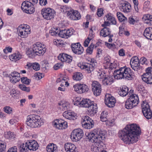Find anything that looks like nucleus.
Returning a JSON list of instances; mask_svg holds the SVG:
<instances>
[{
    "mask_svg": "<svg viewBox=\"0 0 152 152\" xmlns=\"http://www.w3.org/2000/svg\"><path fill=\"white\" fill-rule=\"evenodd\" d=\"M143 35L147 39L152 40V28H146L144 31Z\"/></svg>",
    "mask_w": 152,
    "mask_h": 152,
    "instance_id": "nucleus-31",
    "label": "nucleus"
},
{
    "mask_svg": "<svg viewBox=\"0 0 152 152\" xmlns=\"http://www.w3.org/2000/svg\"><path fill=\"white\" fill-rule=\"evenodd\" d=\"M7 152H17V147L14 146L8 150Z\"/></svg>",
    "mask_w": 152,
    "mask_h": 152,
    "instance_id": "nucleus-64",
    "label": "nucleus"
},
{
    "mask_svg": "<svg viewBox=\"0 0 152 152\" xmlns=\"http://www.w3.org/2000/svg\"><path fill=\"white\" fill-rule=\"evenodd\" d=\"M37 142L34 140H29L26 141L25 143L21 144L20 146L21 151L27 152L28 150L36 151L39 147Z\"/></svg>",
    "mask_w": 152,
    "mask_h": 152,
    "instance_id": "nucleus-5",
    "label": "nucleus"
},
{
    "mask_svg": "<svg viewBox=\"0 0 152 152\" xmlns=\"http://www.w3.org/2000/svg\"><path fill=\"white\" fill-rule=\"evenodd\" d=\"M20 74L17 72H14L11 73V74L9 75V77H20Z\"/></svg>",
    "mask_w": 152,
    "mask_h": 152,
    "instance_id": "nucleus-59",
    "label": "nucleus"
},
{
    "mask_svg": "<svg viewBox=\"0 0 152 152\" xmlns=\"http://www.w3.org/2000/svg\"><path fill=\"white\" fill-rule=\"evenodd\" d=\"M10 81L14 83H16L18 82L20 80V77H10Z\"/></svg>",
    "mask_w": 152,
    "mask_h": 152,
    "instance_id": "nucleus-55",
    "label": "nucleus"
},
{
    "mask_svg": "<svg viewBox=\"0 0 152 152\" xmlns=\"http://www.w3.org/2000/svg\"><path fill=\"white\" fill-rule=\"evenodd\" d=\"M72 9L71 8L68 7L66 6H61L60 7L61 11L64 13H66L67 16Z\"/></svg>",
    "mask_w": 152,
    "mask_h": 152,
    "instance_id": "nucleus-41",
    "label": "nucleus"
},
{
    "mask_svg": "<svg viewBox=\"0 0 152 152\" xmlns=\"http://www.w3.org/2000/svg\"><path fill=\"white\" fill-rule=\"evenodd\" d=\"M97 46L94 44L91 43L86 50V52L87 54L91 55L93 53V49L94 48H96Z\"/></svg>",
    "mask_w": 152,
    "mask_h": 152,
    "instance_id": "nucleus-42",
    "label": "nucleus"
},
{
    "mask_svg": "<svg viewBox=\"0 0 152 152\" xmlns=\"http://www.w3.org/2000/svg\"><path fill=\"white\" fill-rule=\"evenodd\" d=\"M21 8L23 12L28 14H32L35 11L33 4L28 1H25L22 3Z\"/></svg>",
    "mask_w": 152,
    "mask_h": 152,
    "instance_id": "nucleus-9",
    "label": "nucleus"
},
{
    "mask_svg": "<svg viewBox=\"0 0 152 152\" xmlns=\"http://www.w3.org/2000/svg\"><path fill=\"white\" fill-rule=\"evenodd\" d=\"M106 45L107 47L109 48L114 49L116 48L115 45L114 43L110 44L107 43L106 44Z\"/></svg>",
    "mask_w": 152,
    "mask_h": 152,
    "instance_id": "nucleus-63",
    "label": "nucleus"
},
{
    "mask_svg": "<svg viewBox=\"0 0 152 152\" xmlns=\"http://www.w3.org/2000/svg\"><path fill=\"white\" fill-rule=\"evenodd\" d=\"M111 32L110 28H104L101 30L100 34L104 37L108 36L109 38H112L113 36V34H110Z\"/></svg>",
    "mask_w": 152,
    "mask_h": 152,
    "instance_id": "nucleus-25",
    "label": "nucleus"
},
{
    "mask_svg": "<svg viewBox=\"0 0 152 152\" xmlns=\"http://www.w3.org/2000/svg\"><path fill=\"white\" fill-rule=\"evenodd\" d=\"M128 22L130 24L134 25L136 23V20L133 18V17L131 16L129 18Z\"/></svg>",
    "mask_w": 152,
    "mask_h": 152,
    "instance_id": "nucleus-62",
    "label": "nucleus"
},
{
    "mask_svg": "<svg viewBox=\"0 0 152 152\" xmlns=\"http://www.w3.org/2000/svg\"><path fill=\"white\" fill-rule=\"evenodd\" d=\"M117 16L118 20L120 22H124L125 23L127 22V18L121 12H117Z\"/></svg>",
    "mask_w": 152,
    "mask_h": 152,
    "instance_id": "nucleus-39",
    "label": "nucleus"
},
{
    "mask_svg": "<svg viewBox=\"0 0 152 152\" xmlns=\"http://www.w3.org/2000/svg\"><path fill=\"white\" fill-rule=\"evenodd\" d=\"M57 148L56 145L50 143L47 146L46 150L48 152H56L57 151Z\"/></svg>",
    "mask_w": 152,
    "mask_h": 152,
    "instance_id": "nucleus-35",
    "label": "nucleus"
},
{
    "mask_svg": "<svg viewBox=\"0 0 152 152\" xmlns=\"http://www.w3.org/2000/svg\"><path fill=\"white\" fill-rule=\"evenodd\" d=\"M117 66H118V65L116 64V63L114 61L113 63H110V64L108 66V67L111 69H113L114 68H116Z\"/></svg>",
    "mask_w": 152,
    "mask_h": 152,
    "instance_id": "nucleus-58",
    "label": "nucleus"
},
{
    "mask_svg": "<svg viewBox=\"0 0 152 152\" xmlns=\"http://www.w3.org/2000/svg\"><path fill=\"white\" fill-rule=\"evenodd\" d=\"M71 48L73 53L78 55L82 54L84 51L83 48L78 43L72 44Z\"/></svg>",
    "mask_w": 152,
    "mask_h": 152,
    "instance_id": "nucleus-20",
    "label": "nucleus"
},
{
    "mask_svg": "<svg viewBox=\"0 0 152 152\" xmlns=\"http://www.w3.org/2000/svg\"><path fill=\"white\" fill-rule=\"evenodd\" d=\"M59 107L63 110L69 109V104L66 102H61L58 103Z\"/></svg>",
    "mask_w": 152,
    "mask_h": 152,
    "instance_id": "nucleus-34",
    "label": "nucleus"
},
{
    "mask_svg": "<svg viewBox=\"0 0 152 152\" xmlns=\"http://www.w3.org/2000/svg\"><path fill=\"white\" fill-rule=\"evenodd\" d=\"M105 104L109 107H113L116 102L115 98L111 95L106 94L105 96Z\"/></svg>",
    "mask_w": 152,
    "mask_h": 152,
    "instance_id": "nucleus-18",
    "label": "nucleus"
},
{
    "mask_svg": "<svg viewBox=\"0 0 152 152\" xmlns=\"http://www.w3.org/2000/svg\"><path fill=\"white\" fill-rule=\"evenodd\" d=\"M103 9L102 8L98 9L97 15L99 17H100L103 15Z\"/></svg>",
    "mask_w": 152,
    "mask_h": 152,
    "instance_id": "nucleus-57",
    "label": "nucleus"
},
{
    "mask_svg": "<svg viewBox=\"0 0 152 152\" xmlns=\"http://www.w3.org/2000/svg\"><path fill=\"white\" fill-rule=\"evenodd\" d=\"M19 87L21 90L29 92L30 91V88L29 87H26L23 84H20L19 85Z\"/></svg>",
    "mask_w": 152,
    "mask_h": 152,
    "instance_id": "nucleus-48",
    "label": "nucleus"
},
{
    "mask_svg": "<svg viewBox=\"0 0 152 152\" xmlns=\"http://www.w3.org/2000/svg\"><path fill=\"white\" fill-rule=\"evenodd\" d=\"M76 104H77L79 106L84 107H89L90 106L93 104V102H91L88 99H83L80 101L77 100L76 101Z\"/></svg>",
    "mask_w": 152,
    "mask_h": 152,
    "instance_id": "nucleus-23",
    "label": "nucleus"
},
{
    "mask_svg": "<svg viewBox=\"0 0 152 152\" xmlns=\"http://www.w3.org/2000/svg\"><path fill=\"white\" fill-rule=\"evenodd\" d=\"M83 78V75L80 72H75L73 73L72 75L73 79L76 81L80 80Z\"/></svg>",
    "mask_w": 152,
    "mask_h": 152,
    "instance_id": "nucleus-37",
    "label": "nucleus"
},
{
    "mask_svg": "<svg viewBox=\"0 0 152 152\" xmlns=\"http://www.w3.org/2000/svg\"><path fill=\"white\" fill-rule=\"evenodd\" d=\"M106 132L99 129H94L92 132L88 133V138L94 143L91 146V150L94 152H99L103 146V141L105 138Z\"/></svg>",
    "mask_w": 152,
    "mask_h": 152,
    "instance_id": "nucleus-2",
    "label": "nucleus"
},
{
    "mask_svg": "<svg viewBox=\"0 0 152 152\" xmlns=\"http://www.w3.org/2000/svg\"><path fill=\"white\" fill-rule=\"evenodd\" d=\"M74 90L78 93L81 94L86 93L88 91L89 88L88 86L85 84L77 83L74 85Z\"/></svg>",
    "mask_w": 152,
    "mask_h": 152,
    "instance_id": "nucleus-13",
    "label": "nucleus"
},
{
    "mask_svg": "<svg viewBox=\"0 0 152 152\" xmlns=\"http://www.w3.org/2000/svg\"><path fill=\"white\" fill-rule=\"evenodd\" d=\"M110 58L109 56L105 57L104 58V63L105 65L107 67L109 66L110 64Z\"/></svg>",
    "mask_w": 152,
    "mask_h": 152,
    "instance_id": "nucleus-47",
    "label": "nucleus"
},
{
    "mask_svg": "<svg viewBox=\"0 0 152 152\" xmlns=\"http://www.w3.org/2000/svg\"><path fill=\"white\" fill-rule=\"evenodd\" d=\"M58 58L59 60L62 62L69 63L72 62V57L71 56L66 54L61 53L59 55Z\"/></svg>",
    "mask_w": 152,
    "mask_h": 152,
    "instance_id": "nucleus-21",
    "label": "nucleus"
},
{
    "mask_svg": "<svg viewBox=\"0 0 152 152\" xmlns=\"http://www.w3.org/2000/svg\"><path fill=\"white\" fill-rule=\"evenodd\" d=\"M63 115L65 118L70 120L75 119L77 117L76 113L71 112L70 110H67L65 111L63 113Z\"/></svg>",
    "mask_w": 152,
    "mask_h": 152,
    "instance_id": "nucleus-24",
    "label": "nucleus"
},
{
    "mask_svg": "<svg viewBox=\"0 0 152 152\" xmlns=\"http://www.w3.org/2000/svg\"><path fill=\"white\" fill-rule=\"evenodd\" d=\"M128 99L131 101L133 104H135L136 106L137 105L139 102L138 97L136 94L131 95Z\"/></svg>",
    "mask_w": 152,
    "mask_h": 152,
    "instance_id": "nucleus-33",
    "label": "nucleus"
},
{
    "mask_svg": "<svg viewBox=\"0 0 152 152\" xmlns=\"http://www.w3.org/2000/svg\"><path fill=\"white\" fill-rule=\"evenodd\" d=\"M106 112H103L101 114L100 118L101 121L102 122H105L107 121V119L106 118Z\"/></svg>",
    "mask_w": 152,
    "mask_h": 152,
    "instance_id": "nucleus-52",
    "label": "nucleus"
},
{
    "mask_svg": "<svg viewBox=\"0 0 152 152\" xmlns=\"http://www.w3.org/2000/svg\"><path fill=\"white\" fill-rule=\"evenodd\" d=\"M146 72L142 76V80L148 84H152V74L151 73V69L148 68L146 70Z\"/></svg>",
    "mask_w": 152,
    "mask_h": 152,
    "instance_id": "nucleus-15",
    "label": "nucleus"
},
{
    "mask_svg": "<svg viewBox=\"0 0 152 152\" xmlns=\"http://www.w3.org/2000/svg\"><path fill=\"white\" fill-rule=\"evenodd\" d=\"M26 124L32 128L39 127L43 124L41 117L38 115H31L27 116Z\"/></svg>",
    "mask_w": 152,
    "mask_h": 152,
    "instance_id": "nucleus-4",
    "label": "nucleus"
},
{
    "mask_svg": "<svg viewBox=\"0 0 152 152\" xmlns=\"http://www.w3.org/2000/svg\"><path fill=\"white\" fill-rule=\"evenodd\" d=\"M32 49L36 55L40 56L44 54L46 51L45 45L40 42H37L33 46Z\"/></svg>",
    "mask_w": 152,
    "mask_h": 152,
    "instance_id": "nucleus-8",
    "label": "nucleus"
},
{
    "mask_svg": "<svg viewBox=\"0 0 152 152\" xmlns=\"http://www.w3.org/2000/svg\"><path fill=\"white\" fill-rule=\"evenodd\" d=\"M125 107L127 109H131L134 107L136 106L133 104L128 99L126 100L125 103Z\"/></svg>",
    "mask_w": 152,
    "mask_h": 152,
    "instance_id": "nucleus-44",
    "label": "nucleus"
},
{
    "mask_svg": "<svg viewBox=\"0 0 152 152\" xmlns=\"http://www.w3.org/2000/svg\"><path fill=\"white\" fill-rule=\"evenodd\" d=\"M93 102V104L89 107V110L88 111L89 114L91 116H93L97 112V107L96 104L94 103Z\"/></svg>",
    "mask_w": 152,
    "mask_h": 152,
    "instance_id": "nucleus-30",
    "label": "nucleus"
},
{
    "mask_svg": "<svg viewBox=\"0 0 152 152\" xmlns=\"http://www.w3.org/2000/svg\"><path fill=\"white\" fill-rule=\"evenodd\" d=\"M61 122L60 126L58 127V129H62L66 128L67 127V122L62 119Z\"/></svg>",
    "mask_w": 152,
    "mask_h": 152,
    "instance_id": "nucleus-46",
    "label": "nucleus"
},
{
    "mask_svg": "<svg viewBox=\"0 0 152 152\" xmlns=\"http://www.w3.org/2000/svg\"><path fill=\"white\" fill-rule=\"evenodd\" d=\"M94 122L93 121V122H91V123H88L87 124L83 126V127L85 128L86 129H91L94 126Z\"/></svg>",
    "mask_w": 152,
    "mask_h": 152,
    "instance_id": "nucleus-54",
    "label": "nucleus"
},
{
    "mask_svg": "<svg viewBox=\"0 0 152 152\" xmlns=\"http://www.w3.org/2000/svg\"><path fill=\"white\" fill-rule=\"evenodd\" d=\"M142 111L144 116L147 119L151 118L152 116V111L148 103L145 101L143 102L141 104Z\"/></svg>",
    "mask_w": 152,
    "mask_h": 152,
    "instance_id": "nucleus-10",
    "label": "nucleus"
},
{
    "mask_svg": "<svg viewBox=\"0 0 152 152\" xmlns=\"http://www.w3.org/2000/svg\"><path fill=\"white\" fill-rule=\"evenodd\" d=\"M30 26L27 25H21L17 28L19 35L22 38H26L30 33Z\"/></svg>",
    "mask_w": 152,
    "mask_h": 152,
    "instance_id": "nucleus-7",
    "label": "nucleus"
},
{
    "mask_svg": "<svg viewBox=\"0 0 152 152\" xmlns=\"http://www.w3.org/2000/svg\"><path fill=\"white\" fill-rule=\"evenodd\" d=\"M62 119H57L54 121V126L58 129V127L60 126Z\"/></svg>",
    "mask_w": 152,
    "mask_h": 152,
    "instance_id": "nucleus-53",
    "label": "nucleus"
},
{
    "mask_svg": "<svg viewBox=\"0 0 152 152\" xmlns=\"http://www.w3.org/2000/svg\"><path fill=\"white\" fill-rule=\"evenodd\" d=\"M106 75L104 71L99 70L97 73L98 77L99 79H102V80Z\"/></svg>",
    "mask_w": 152,
    "mask_h": 152,
    "instance_id": "nucleus-50",
    "label": "nucleus"
},
{
    "mask_svg": "<svg viewBox=\"0 0 152 152\" xmlns=\"http://www.w3.org/2000/svg\"><path fill=\"white\" fill-rule=\"evenodd\" d=\"M120 9L121 11L124 12L128 13L130 12L131 10V6L128 2H125L121 4Z\"/></svg>",
    "mask_w": 152,
    "mask_h": 152,
    "instance_id": "nucleus-26",
    "label": "nucleus"
},
{
    "mask_svg": "<svg viewBox=\"0 0 152 152\" xmlns=\"http://www.w3.org/2000/svg\"><path fill=\"white\" fill-rule=\"evenodd\" d=\"M83 132L81 129H75L72 132L71 138L73 141L77 142L80 140L83 137Z\"/></svg>",
    "mask_w": 152,
    "mask_h": 152,
    "instance_id": "nucleus-12",
    "label": "nucleus"
},
{
    "mask_svg": "<svg viewBox=\"0 0 152 152\" xmlns=\"http://www.w3.org/2000/svg\"><path fill=\"white\" fill-rule=\"evenodd\" d=\"M9 57L10 60L16 62L22 58V55L19 52H17L10 56Z\"/></svg>",
    "mask_w": 152,
    "mask_h": 152,
    "instance_id": "nucleus-32",
    "label": "nucleus"
},
{
    "mask_svg": "<svg viewBox=\"0 0 152 152\" xmlns=\"http://www.w3.org/2000/svg\"><path fill=\"white\" fill-rule=\"evenodd\" d=\"M30 80L26 77H24L21 78V81L23 83L28 85L30 82Z\"/></svg>",
    "mask_w": 152,
    "mask_h": 152,
    "instance_id": "nucleus-56",
    "label": "nucleus"
},
{
    "mask_svg": "<svg viewBox=\"0 0 152 152\" xmlns=\"http://www.w3.org/2000/svg\"><path fill=\"white\" fill-rule=\"evenodd\" d=\"M91 63H86L84 64L79 63L78 64V66L80 69L84 70L85 72L88 73H90L94 69L95 64V60L94 59H90Z\"/></svg>",
    "mask_w": 152,
    "mask_h": 152,
    "instance_id": "nucleus-6",
    "label": "nucleus"
},
{
    "mask_svg": "<svg viewBox=\"0 0 152 152\" xmlns=\"http://www.w3.org/2000/svg\"><path fill=\"white\" fill-rule=\"evenodd\" d=\"M33 68L36 71H37L39 69L40 67L39 64L36 63H33Z\"/></svg>",
    "mask_w": 152,
    "mask_h": 152,
    "instance_id": "nucleus-60",
    "label": "nucleus"
},
{
    "mask_svg": "<svg viewBox=\"0 0 152 152\" xmlns=\"http://www.w3.org/2000/svg\"><path fill=\"white\" fill-rule=\"evenodd\" d=\"M6 145L5 143L0 142V152H5Z\"/></svg>",
    "mask_w": 152,
    "mask_h": 152,
    "instance_id": "nucleus-51",
    "label": "nucleus"
},
{
    "mask_svg": "<svg viewBox=\"0 0 152 152\" xmlns=\"http://www.w3.org/2000/svg\"><path fill=\"white\" fill-rule=\"evenodd\" d=\"M103 85L104 86L111 85L113 82V77L112 76L106 75L102 80Z\"/></svg>",
    "mask_w": 152,
    "mask_h": 152,
    "instance_id": "nucleus-28",
    "label": "nucleus"
},
{
    "mask_svg": "<svg viewBox=\"0 0 152 152\" xmlns=\"http://www.w3.org/2000/svg\"><path fill=\"white\" fill-rule=\"evenodd\" d=\"M93 121H94L93 120L90 118L88 116H85L82 118L81 123L82 126H83L86 125L87 123V124L88 123H91Z\"/></svg>",
    "mask_w": 152,
    "mask_h": 152,
    "instance_id": "nucleus-40",
    "label": "nucleus"
},
{
    "mask_svg": "<svg viewBox=\"0 0 152 152\" xmlns=\"http://www.w3.org/2000/svg\"><path fill=\"white\" fill-rule=\"evenodd\" d=\"M4 136L5 138L10 139H14L15 138L13 133L10 131L5 132Z\"/></svg>",
    "mask_w": 152,
    "mask_h": 152,
    "instance_id": "nucleus-43",
    "label": "nucleus"
},
{
    "mask_svg": "<svg viewBox=\"0 0 152 152\" xmlns=\"http://www.w3.org/2000/svg\"><path fill=\"white\" fill-rule=\"evenodd\" d=\"M67 16L70 19L73 20H77L80 19L81 15L79 12L77 10H75L72 9L68 14Z\"/></svg>",
    "mask_w": 152,
    "mask_h": 152,
    "instance_id": "nucleus-22",
    "label": "nucleus"
},
{
    "mask_svg": "<svg viewBox=\"0 0 152 152\" xmlns=\"http://www.w3.org/2000/svg\"><path fill=\"white\" fill-rule=\"evenodd\" d=\"M128 88L126 86H123L118 92V94L121 96H126L128 94Z\"/></svg>",
    "mask_w": 152,
    "mask_h": 152,
    "instance_id": "nucleus-36",
    "label": "nucleus"
},
{
    "mask_svg": "<svg viewBox=\"0 0 152 152\" xmlns=\"http://www.w3.org/2000/svg\"><path fill=\"white\" fill-rule=\"evenodd\" d=\"M115 79H125L132 80L134 78V74L132 70L129 68L123 67L115 71L113 73Z\"/></svg>",
    "mask_w": 152,
    "mask_h": 152,
    "instance_id": "nucleus-3",
    "label": "nucleus"
},
{
    "mask_svg": "<svg viewBox=\"0 0 152 152\" xmlns=\"http://www.w3.org/2000/svg\"><path fill=\"white\" fill-rule=\"evenodd\" d=\"M55 13V11L50 8L43 9L41 11V14L43 17L47 20H50L53 18Z\"/></svg>",
    "mask_w": 152,
    "mask_h": 152,
    "instance_id": "nucleus-11",
    "label": "nucleus"
},
{
    "mask_svg": "<svg viewBox=\"0 0 152 152\" xmlns=\"http://www.w3.org/2000/svg\"><path fill=\"white\" fill-rule=\"evenodd\" d=\"M130 64L132 69L135 71H137L138 70L142 69V67L140 65L139 60L137 56H134L131 58Z\"/></svg>",
    "mask_w": 152,
    "mask_h": 152,
    "instance_id": "nucleus-17",
    "label": "nucleus"
},
{
    "mask_svg": "<svg viewBox=\"0 0 152 152\" xmlns=\"http://www.w3.org/2000/svg\"><path fill=\"white\" fill-rule=\"evenodd\" d=\"M4 111L6 113L10 114L12 113V109L9 106H6L4 108Z\"/></svg>",
    "mask_w": 152,
    "mask_h": 152,
    "instance_id": "nucleus-49",
    "label": "nucleus"
},
{
    "mask_svg": "<svg viewBox=\"0 0 152 152\" xmlns=\"http://www.w3.org/2000/svg\"><path fill=\"white\" fill-rule=\"evenodd\" d=\"M64 148L66 152H78L76 150V147L73 144L67 143L64 145Z\"/></svg>",
    "mask_w": 152,
    "mask_h": 152,
    "instance_id": "nucleus-27",
    "label": "nucleus"
},
{
    "mask_svg": "<svg viewBox=\"0 0 152 152\" xmlns=\"http://www.w3.org/2000/svg\"><path fill=\"white\" fill-rule=\"evenodd\" d=\"M140 132V128L136 124H132L127 125L122 130L119 131V135L125 143L130 144L138 141Z\"/></svg>",
    "mask_w": 152,
    "mask_h": 152,
    "instance_id": "nucleus-1",
    "label": "nucleus"
},
{
    "mask_svg": "<svg viewBox=\"0 0 152 152\" xmlns=\"http://www.w3.org/2000/svg\"><path fill=\"white\" fill-rule=\"evenodd\" d=\"M26 53L28 56L31 58L34 57L36 55L32 48L28 49L26 52Z\"/></svg>",
    "mask_w": 152,
    "mask_h": 152,
    "instance_id": "nucleus-45",
    "label": "nucleus"
},
{
    "mask_svg": "<svg viewBox=\"0 0 152 152\" xmlns=\"http://www.w3.org/2000/svg\"><path fill=\"white\" fill-rule=\"evenodd\" d=\"M74 32V30L71 28L69 29L61 30L58 34L59 36L62 38H68L73 34Z\"/></svg>",
    "mask_w": 152,
    "mask_h": 152,
    "instance_id": "nucleus-19",
    "label": "nucleus"
},
{
    "mask_svg": "<svg viewBox=\"0 0 152 152\" xmlns=\"http://www.w3.org/2000/svg\"><path fill=\"white\" fill-rule=\"evenodd\" d=\"M143 18L145 20V23L148 24V25H152V15H145Z\"/></svg>",
    "mask_w": 152,
    "mask_h": 152,
    "instance_id": "nucleus-38",
    "label": "nucleus"
},
{
    "mask_svg": "<svg viewBox=\"0 0 152 152\" xmlns=\"http://www.w3.org/2000/svg\"><path fill=\"white\" fill-rule=\"evenodd\" d=\"M63 64L62 63H57L54 66V69L55 70H57L59 68L62 67Z\"/></svg>",
    "mask_w": 152,
    "mask_h": 152,
    "instance_id": "nucleus-61",
    "label": "nucleus"
},
{
    "mask_svg": "<svg viewBox=\"0 0 152 152\" xmlns=\"http://www.w3.org/2000/svg\"><path fill=\"white\" fill-rule=\"evenodd\" d=\"M104 19V21H108L111 23L112 24L116 25V24L117 22L115 18L110 13L107 14L105 15Z\"/></svg>",
    "mask_w": 152,
    "mask_h": 152,
    "instance_id": "nucleus-29",
    "label": "nucleus"
},
{
    "mask_svg": "<svg viewBox=\"0 0 152 152\" xmlns=\"http://www.w3.org/2000/svg\"><path fill=\"white\" fill-rule=\"evenodd\" d=\"M146 72L142 76V80L148 84H152V74L151 73V69L148 68L146 70Z\"/></svg>",
    "mask_w": 152,
    "mask_h": 152,
    "instance_id": "nucleus-14",
    "label": "nucleus"
},
{
    "mask_svg": "<svg viewBox=\"0 0 152 152\" xmlns=\"http://www.w3.org/2000/svg\"><path fill=\"white\" fill-rule=\"evenodd\" d=\"M91 86L94 94L96 96L99 95L102 91L101 85L97 81H94L92 82Z\"/></svg>",
    "mask_w": 152,
    "mask_h": 152,
    "instance_id": "nucleus-16",
    "label": "nucleus"
}]
</instances>
